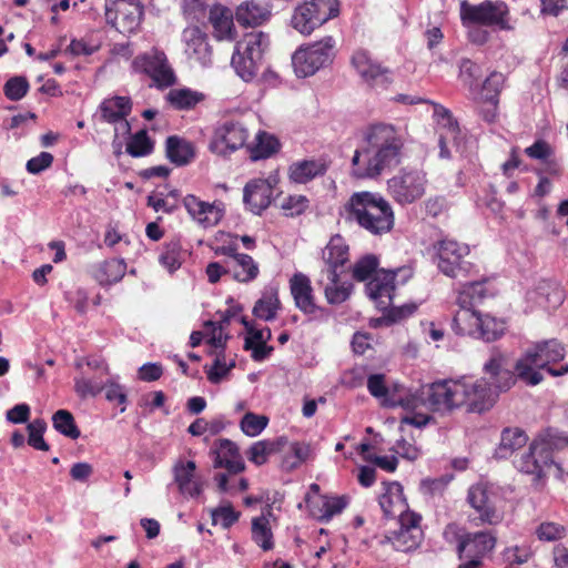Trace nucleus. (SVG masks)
<instances>
[{"instance_id":"1","label":"nucleus","mask_w":568,"mask_h":568,"mask_svg":"<svg viewBox=\"0 0 568 568\" xmlns=\"http://www.w3.org/2000/svg\"><path fill=\"white\" fill-rule=\"evenodd\" d=\"M366 146L354 152L352 175L357 179H376L386 170L402 162L405 141L398 130L386 123H374L364 133Z\"/></svg>"},{"instance_id":"2","label":"nucleus","mask_w":568,"mask_h":568,"mask_svg":"<svg viewBox=\"0 0 568 568\" xmlns=\"http://www.w3.org/2000/svg\"><path fill=\"white\" fill-rule=\"evenodd\" d=\"M341 215L374 236L389 233L395 225L390 203L382 194L369 191L354 192L341 207Z\"/></svg>"},{"instance_id":"3","label":"nucleus","mask_w":568,"mask_h":568,"mask_svg":"<svg viewBox=\"0 0 568 568\" xmlns=\"http://www.w3.org/2000/svg\"><path fill=\"white\" fill-rule=\"evenodd\" d=\"M566 356V349L562 343L557 339L539 342L534 347L528 348L515 363V368L519 381L526 385L536 386L542 382V374L537 371L546 369L554 377L568 374V364L560 368L550 366L551 363L560 362Z\"/></svg>"},{"instance_id":"4","label":"nucleus","mask_w":568,"mask_h":568,"mask_svg":"<svg viewBox=\"0 0 568 568\" xmlns=\"http://www.w3.org/2000/svg\"><path fill=\"white\" fill-rule=\"evenodd\" d=\"M268 45V34L262 31L248 32L236 43L231 64L245 82L256 78Z\"/></svg>"},{"instance_id":"5","label":"nucleus","mask_w":568,"mask_h":568,"mask_svg":"<svg viewBox=\"0 0 568 568\" xmlns=\"http://www.w3.org/2000/svg\"><path fill=\"white\" fill-rule=\"evenodd\" d=\"M434 248L437 267L444 275L452 278H466L477 272L475 264L468 258L470 248L467 244L443 239L434 245Z\"/></svg>"},{"instance_id":"6","label":"nucleus","mask_w":568,"mask_h":568,"mask_svg":"<svg viewBox=\"0 0 568 568\" xmlns=\"http://www.w3.org/2000/svg\"><path fill=\"white\" fill-rule=\"evenodd\" d=\"M339 13V0H306L294 9L291 23L301 34L310 36Z\"/></svg>"},{"instance_id":"7","label":"nucleus","mask_w":568,"mask_h":568,"mask_svg":"<svg viewBox=\"0 0 568 568\" xmlns=\"http://www.w3.org/2000/svg\"><path fill=\"white\" fill-rule=\"evenodd\" d=\"M510 11L506 2L485 0L478 4L463 1L460 4V19L464 26L477 24L497 27L500 30L510 31Z\"/></svg>"},{"instance_id":"8","label":"nucleus","mask_w":568,"mask_h":568,"mask_svg":"<svg viewBox=\"0 0 568 568\" xmlns=\"http://www.w3.org/2000/svg\"><path fill=\"white\" fill-rule=\"evenodd\" d=\"M335 41L328 36L306 47L298 48L292 55V65L297 77L313 75L328 65L334 58Z\"/></svg>"},{"instance_id":"9","label":"nucleus","mask_w":568,"mask_h":568,"mask_svg":"<svg viewBox=\"0 0 568 568\" xmlns=\"http://www.w3.org/2000/svg\"><path fill=\"white\" fill-rule=\"evenodd\" d=\"M250 132L241 119H224L215 126L209 143V150L219 156L226 158L244 148Z\"/></svg>"},{"instance_id":"10","label":"nucleus","mask_w":568,"mask_h":568,"mask_svg":"<svg viewBox=\"0 0 568 568\" xmlns=\"http://www.w3.org/2000/svg\"><path fill=\"white\" fill-rule=\"evenodd\" d=\"M467 503L474 513L468 519L475 526H496L504 519V514L496 506V495L486 484L479 483L469 487Z\"/></svg>"},{"instance_id":"11","label":"nucleus","mask_w":568,"mask_h":568,"mask_svg":"<svg viewBox=\"0 0 568 568\" xmlns=\"http://www.w3.org/2000/svg\"><path fill=\"white\" fill-rule=\"evenodd\" d=\"M427 178L423 170L402 169L387 181V191L400 205L412 204L426 192Z\"/></svg>"},{"instance_id":"12","label":"nucleus","mask_w":568,"mask_h":568,"mask_svg":"<svg viewBox=\"0 0 568 568\" xmlns=\"http://www.w3.org/2000/svg\"><path fill=\"white\" fill-rule=\"evenodd\" d=\"M483 372L488 376L487 381L498 395L508 392L519 379L515 365H510L508 354L499 347L490 349L489 358L484 364Z\"/></svg>"},{"instance_id":"13","label":"nucleus","mask_w":568,"mask_h":568,"mask_svg":"<svg viewBox=\"0 0 568 568\" xmlns=\"http://www.w3.org/2000/svg\"><path fill=\"white\" fill-rule=\"evenodd\" d=\"M351 62L362 81L369 88L385 90L392 84L393 71L373 58L368 51L356 50Z\"/></svg>"},{"instance_id":"14","label":"nucleus","mask_w":568,"mask_h":568,"mask_svg":"<svg viewBox=\"0 0 568 568\" xmlns=\"http://www.w3.org/2000/svg\"><path fill=\"white\" fill-rule=\"evenodd\" d=\"M399 274H404L403 283L412 276L410 268L398 267L396 270L381 268L375 276L366 284V292L379 310H386L390 306L396 290L395 280Z\"/></svg>"},{"instance_id":"15","label":"nucleus","mask_w":568,"mask_h":568,"mask_svg":"<svg viewBox=\"0 0 568 568\" xmlns=\"http://www.w3.org/2000/svg\"><path fill=\"white\" fill-rule=\"evenodd\" d=\"M132 65L135 71L149 75L159 88H168L175 82L165 53L158 49L136 55Z\"/></svg>"},{"instance_id":"16","label":"nucleus","mask_w":568,"mask_h":568,"mask_svg":"<svg viewBox=\"0 0 568 568\" xmlns=\"http://www.w3.org/2000/svg\"><path fill=\"white\" fill-rule=\"evenodd\" d=\"M142 9L131 0H105V20L121 33H132L140 27Z\"/></svg>"},{"instance_id":"17","label":"nucleus","mask_w":568,"mask_h":568,"mask_svg":"<svg viewBox=\"0 0 568 568\" xmlns=\"http://www.w3.org/2000/svg\"><path fill=\"white\" fill-rule=\"evenodd\" d=\"M458 382L464 390L460 399L462 405L466 406L468 412L481 413L488 410L498 397V394L485 377L476 381L464 377Z\"/></svg>"},{"instance_id":"18","label":"nucleus","mask_w":568,"mask_h":568,"mask_svg":"<svg viewBox=\"0 0 568 568\" xmlns=\"http://www.w3.org/2000/svg\"><path fill=\"white\" fill-rule=\"evenodd\" d=\"M277 184L278 179L275 175L250 180L243 189V202L247 210L257 215L265 211L274 200Z\"/></svg>"},{"instance_id":"19","label":"nucleus","mask_w":568,"mask_h":568,"mask_svg":"<svg viewBox=\"0 0 568 568\" xmlns=\"http://www.w3.org/2000/svg\"><path fill=\"white\" fill-rule=\"evenodd\" d=\"M463 388L457 381L433 383L426 394V406L433 412H450L462 407Z\"/></svg>"},{"instance_id":"20","label":"nucleus","mask_w":568,"mask_h":568,"mask_svg":"<svg viewBox=\"0 0 568 568\" xmlns=\"http://www.w3.org/2000/svg\"><path fill=\"white\" fill-rule=\"evenodd\" d=\"M420 521L422 516L417 513L400 516V519H398L399 528L386 536V540L397 551L407 552L416 549L424 537Z\"/></svg>"},{"instance_id":"21","label":"nucleus","mask_w":568,"mask_h":568,"mask_svg":"<svg viewBox=\"0 0 568 568\" xmlns=\"http://www.w3.org/2000/svg\"><path fill=\"white\" fill-rule=\"evenodd\" d=\"M497 544V535L493 530L467 532L464 540L456 547L460 559H467L473 565H481V560L490 554Z\"/></svg>"},{"instance_id":"22","label":"nucleus","mask_w":568,"mask_h":568,"mask_svg":"<svg viewBox=\"0 0 568 568\" xmlns=\"http://www.w3.org/2000/svg\"><path fill=\"white\" fill-rule=\"evenodd\" d=\"M183 205L192 220L204 229L216 226L224 216L223 203L219 201L210 203L187 194L183 199Z\"/></svg>"},{"instance_id":"23","label":"nucleus","mask_w":568,"mask_h":568,"mask_svg":"<svg viewBox=\"0 0 568 568\" xmlns=\"http://www.w3.org/2000/svg\"><path fill=\"white\" fill-rule=\"evenodd\" d=\"M132 108L133 103L130 97L114 95L105 98L98 108L100 121L109 124L121 123L124 133H130L131 125L128 116L131 114Z\"/></svg>"},{"instance_id":"24","label":"nucleus","mask_w":568,"mask_h":568,"mask_svg":"<svg viewBox=\"0 0 568 568\" xmlns=\"http://www.w3.org/2000/svg\"><path fill=\"white\" fill-rule=\"evenodd\" d=\"M290 291L295 306L306 315H314L322 312L316 304L311 280L307 275L297 272L290 278Z\"/></svg>"},{"instance_id":"25","label":"nucleus","mask_w":568,"mask_h":568,"mask_svg":"<svg viewBox=\"0 0 568 568\" xmlns=\"http://www.w3.org/2000/svg\"><path fill=\"white\" fill-rule=\"evenodd\" d=\"M552 463L554 458L550 456L547 447L538 444V440H534L529 445L528 452L514 462L515 467L519 471L534 475L537 478H540L544 475L545 467Z\"/></svg>"},{"instance_id":"26","label":"nucleus","mask_w":568,"mask_h":568,"mask_svg":"<svg viewBox=\"0 0 568 568\" xmlns=\"http://www.w3.org/2000/svg\"><path fill=\"white\" fill-rule=\"evenodd\" d=\"M215 468H225L231 474H240L245 469V464L236 444L227 438L217 439L211 449Z\"/></svg>"},{"instance_id":"27","label":"nucleus","mask_w":568,"mask_h":568,"mask_svg":"<svg viewBox=\"0 0 568 568\" xmlns=\"http://www.w3.org/2000/svg\"><path fill=\"white\" fill-rule=\"evenodd\" d=\"M527 297L539 307L554 311L564 303L565 292L558 282L540 280L536 287L527 293Z\"/></svg>"},{"instance_id":"28","label":"nucleus","mask_w":568,"mask_h":568,"mask_svg":"<svg viewBox=\"0 0 568 568\" xmlns=\"http://www.w3.org/2000/svg\"><path fill=\"white\" fill-rule=\"evenodd\" d=\"M185 52L202 65L211 63L212 48L207 41V34L199 27H187L183 31Z\"/></svg>"},{"instance_id":"29","label":"nucleus","mask_w":568,"mask_h":568,"mask_svg":"<svg viewBox=\"0 0 568 568\" xmlns=\"http://www.w3.org/2000/svg\"><path fill=\"white\" fill-rule=\"evenodd\" d=\"M379 506L386 517L400 519V516L415 513L408 509L403 486L397 481L385 484V491L379 497Z\"/></svg>"},{"instance_id":"30","label":"nucleus","mask_w":568,"mask_h":568,"mask_svg":"<svg viewBox=\"0 0 568 568\" xmlns=\"http://www.w3.org/2000/svg\"><path fill=\"white\" fill-rule=\"evenodd\" d=\"M232 10L222 4H214L210 8L209 21L213 28V36L217 40H234L236 30L234 27Z\"/></svg>"},{"instance_id":"31","label":"nucleus","mask_w":568,"mask_h":568,"mask_svg":"<svg viewBox=\"0 0 568 568\" xmlns=\"http://www.w3.org/2000/svg\"><path fill=\"white\" fill-rule=\"evenodd\" d=\"M190 252L182 244L181 236L173 235L162 245L159 254V263L170 273L179 270L189 257Z\"/></svg>"},{"instance_id":"32","label":"nucleus","mask_w":568,"mask_h":568,"mask_svg":"<svg viewBox=\"0 0 568 568\" xmlns=\"http://www.w3.org/2000/svg\"><path fill=\"white\" fill-rule=\"evenodd\" d=\"M270 18L268 6L255 0L243 1L235 10V19L243 27H257L268 21Z\"/></svg>"},{"instance_id":"33","label":"nucleus","mask_w":568,"mask_h":568,"mask_svg":"<svg viewBox=\"0 0 568 568\" xmlns=\"http://www.w3.org/2000/svg\"><path fill=\"white\" fill-rule=\"evenodd\" d=\"M528 442L527 434L518 427H508L501 432L500 443L495 456L500 459L511 457L517 450L524 448Z\"/></svg>"},{"instance_id":"34","label":"nucleus","mask_w":568,"mask_h":568,"mask_svg":"<svg viewBox=\"0 0 568 568\" xmlns=\"http://www.w3.org/2000/svg\"><path fill=\"white\" fill-rule=\"evenodd\" d=\"M195 469L196 465L193 460H180L174 465V481L176 483L181 494L189 495L191 497H195L201 494V487L199 483L193 480Z\"/></svg>"},{"instance_id":"35","label":"nucleus","mask_w":568,"mask_h":568,"mask_svg":"<svg viewBox=\"0 0 568 568\" xmlns=\"http://www.w3.org/2000/svg\"><path fill=\"white\" fill-rule=\"evenodd\" d=\"M287 444L285 436L255 442L246 453L247 459L256 466H262L267 463L271 455L282 452Z\"/></svg>"},{"instance_id":"36","label":"nucleus","mask_w":568,"mask_h":568,"mask_svg":"<svg viewBox=\"0 0 568 568\" xmlns=\"http://www.w3.org/2000/svg\"><path fill=\"white\" fill-rule=\"evenodd\" d=\"M165 154L171 163L183 166L194 159L195 150L193 144L185 139L171 135L165 141Z\"/></svg>"},{"instance_id":"37","label":"nucleus","mask_w":568,"mask_h":568,"mask_svg":"<svg viewBox=\"0 0 568 568\" xmlns=\"http://www.w3.org/2000/svg\"><path fill=\"white\" fill-rule=\"evenodd\" d=\"M232 278L239 283H251L260 275L258 264L245 253H241L235 260H229Z\"/></svg>"},{"instance_id":"38","label":"nucleus","mask_w":568,"mask_h":568,"mask_svg":"<svg viewBox=\"0 0 568 568\" xmlns=\"http://www.w3.org/2000/svg\"><path fill=\"white\" fill-rule=\"evenodd\" d=\"M507 329V323L504 318L493 316L488 313H480L478 329L476 333L477 339L486 343H493L501 338Z\"/></svg>"},{"instance_id":"39","label":"nucleus","mask_w":568,"mask_h":568,"mask_svg":"<svg viewBox=\"0 0 568 568\" xmlns=\"http://www.w3.org/2000/svg\"><path fill=\"white\" fill-rule=\"evenodd\" d=\"M126 272V263L123 258H110L97 266L94 278L102 286H109L123 278Z\"/></svg>"},{"instance_id":"40","label":"nucleus","mask_w":568,"mask_h":568,"mask_svg":"<svg viewBox=\"0 0 568 568\" xmlns=\"http://www.w3.org/2000/svg\"><path fill=\"white\" fill-rule=\"evenodd\" d=\"M327 170L325 163L317 160H303L290 166V178L296 183H307L316 176L324 175Z\"/></svg>"},{"instance_id":"41","label":"nucleus","mask_w":568,"mask_h":568,"mask_svg":"<svg viewBox=\"0 0 568 568\" xmlns=\"http://www.w3.org/2000/svg\"><path fill=\"white\" fill-rule=\"evenodd\" d=\"M480 312L471 308H460L453 317L452 328L460 336L476 337Z\"/></svg>"},{"instance_id":"42","label":"nucleus","mask_w":568,"mask_h":568,"mask_svg":"<svg viewBox=\"0 0 568 568\" xmlns=\"http://www.w3.org/2000/svg\"><path fill=\"white\" fill-rule=\"evenodd\" d=\"M327 270H336L348 261V246L341 237H333L323 252Z\"/></svg>"},{"instance_id":"43","label":"nucleus","mask_w":568,"mask_h":568,"mask_svg":"<svg viewBox=\"0 0 568 568\" xmlns=\"http://www.w3.org/2000/svg\"><path fill=\"white\" fill-rule=\"evenodd\" d=\"M399 100L403 102L409 103V104L424 103V102L430 103L434 109V118H435L436 122L439 125H442L443 128L447 129L453 134H456L458 132L457 121L454 119L452 112L444 105L433 102V101L420 99V98H418L416 100L409 99V97H407V95H400Z\"/></svg>"},{"instance_id":"44","label":"nucleus","mask_w":568,"mask_h":568,"mask_svg":"<svg viewBox=\"0 0 568 568\" xmlns=\"http://www.w3.org/2000/svg\"><path fill=\"white\" fill-rule=\"evenodd\" d=\"M170 104L176 110H192L205 100V94L191 89H174L168 94Z\"/></svg>"},{"instance_id":"45","label":"nucleus","mask_w":568,"mask_h":568,"mask_svg":"<svg viewBox=\"0 0 568 568\" xmlns=\"http://www.w3.org/2000/svg\"><path fill=\"white\" fill-rule=\"evenodd\" d=\"M311 455V446L304 442H293L290 444L287 452L281 460V468L284 471H292L305 463Z\"/></svg>"},{"instance_id":"46","label":"nucleus","mask_w":568,"mask_h":568,"mask_svg":"<svg viewBox=\"0 0 568 568\" xmlns=\"http://www.w3.org/2000/svg\"><path fill=\"white\" fill-rule=\"evenodd\" d=\"M252 539L260 546L264 551L272 550L274 548L273 532L270 525V520L266 516L261 515L252 519Z\"/></svg>"},{"instance_id":"47","label":"nucleus","mask_w":568,"mask_h":568,"mask_svg":"<svg viewBox=\"0 0 568 568\" xmlns=\"http://www.w3.org/2000/svg\"><path fill=\"white\" fill-rule=\"evenodd\" d=\"M326 272L327 280L329 281V284L324 290L327 303L341 304L345 302L351 295L352 285L339 284V275L336 270H326Z\"/></svg>"},{"instance_id":"48","label":"nucleus","mask_w":568,"mask_h":568,"mask_svg":"<svg viewBox=\"0 0 568 568\" xmlns=\"http://www.w3.org/2000/svg\"><path fill=\"white\" fill-rule=\"evenodd\" d=\"M280 141L272 134L261 131L256 135V143L251 146L250 158L253 161L271 158L280 150Z\"/></svg>"},{"instance_id":"49","label":"nucleus","mask_w":568,"mask_h":568,"mask_svg":"<svg viewBox=\"0 0 568 568\" xmlns=\"http://www.w3.org/2000/svg\"><path fill=\"white\" fill-rule=\"evenodd\" d=\"M388 402V407H402L405 410L414 412L420 406L426 405V397L417 393H410L405 387L399 386L396 394H393Z\"/></svg>"},{"instance_id":"50","label":"nucleus","mask_w":568,"mask_h":568,"mask_svg":"<svg viewBox=\"0 0 568 568\" xmlns=\"http://www.w3.org/2000/svg\"><path fill=\"white\" fill-rule=\"evenodd\" d=\"M399 385H394L393 388L387 387L385 383V375L383 374H372L367 378V389L369 394L379 399L382 406L388 407V399L396 394Z\"/></svg>"},{"instance_id":"51","label":"nucleus","mask_w":568,"mask_h":568,"mask_svg":"<svg viewBox=\"0 0 568 568\" xmlns=\"http://www.w3.org/2000/svg\"><path fill=\"white\" fill-rule=\"evenodd\" d=\"M52 425L58 433L71 439H78L81 435L73 415L67 409H59L53 414Z\"/></svg>"},{"instance_id":"52","label":"nucleus","mask_w":568,"mask_h":568,"mask_svg":"<svg viewBox=\"0 0 568 568\" xmlns=\"http://www.w3.org/2000/svg\"><path fill=\"white\" fill-rule=\"evenodd\" d=\"M280 306L277 293H266L255 302L253 315L263 321H272L276 317Z\"/></svg>"},{"instance_id":"53","label":"nucleus","mask_w":568,"mask_h":568,"mask_svg":"<svg viewBox=\"0 0 568 568\" xmlns=\"http://www.w3.org/2000/svg\"><path fill=\"white\" fill-rule=\"evenodd\" d=\"M378 266L379 260L376 255H364L353 265L352 276L357 282L371 281L379 272Z\"/></svg>"},{"instance_id":"54","label":"nucleus","mask_w":568,"mask_h":568,"mask_svg":"<svg viewBox=\"0 0 568 568\" xmlns=\"http://www.w3.org/2000/svg\"><path fill=\"white\" fill-rule=\"evenodd\" d=\"M154 143L150 139L146 130H140L132 134L126 142V152L132 158H142L152 153Z\"/></svg>"},{"instance_id":"55","label":"nucleus","mask_w":568,"mask_h":568,"mask_svg":"<svg viewBox=\"0 0 568 568\" xmlns=\"http://www.w3.org/2000/svg\"><path fill=\"white\" fill-rule=\"evenodd\" d=\"M506 77L501 72L493 71L483 83L485 102L498 104L499 95L504 89Z\"/></svg>"},{"instance_id":"56","label":"nucleus","mask_w":568,"mask_h":568,"mask_svg":"<svg viewBox=\"0 0 568 568\" xmlns=\"http://www.w3.org/2000/svg\"><path fill=\"white\" fill-rule=\"evenodd\" d=\"M503 559L507 564L505 568H514L526 564L532 556V550L529 545H515L504 549Z\"/></svg>"},{"instance_id":"57","label":"nucleus","mask_w":568,"mask_h":568,"mask_svg":"<svg viewBox=\"0 0 568 568\" xmlns=\"http://www.w3.org/2000/svg\"><path fill=\"white\" fill-rule=\"evenodd\" d=\"M480 77V68L477 63L468 58H464L459 62V79L462 83L470 91L476 90Z\"/></svg>"},{"instance_id":"58","label":"nucleus","mask_w":568,"mask_h":568,"mask_svg":"<svg viewBox=\"0 0 568 568\" xmlns=\"http://www.w3.org/2000/svg\"><path fill=\"white\" fill-rule=\"evenodd\" d=\"M28 429V444L38 450L47 452L49 450V445L43 438V434L47 429V423L37 418L33 422L29 423L27 426Z\"/></svg>"},{"instance_id":"59","label":"nucleus","mask_w":568,"mask_h":568,"mask_svg":"<svg viewBox=\"0 0 568 568\" xmlns=\"http://www.w3.org/2000/svg\"><path fill=\"white\" fill-rule=\"evenodd\" d=\"M30 89V84L26 77L16 75L7 80L3 85V93L10 101H20L24 98Z\"/></svg>"},{"instance_id":"60","label":"nucleus","mask_w":568,"mask_h":568,"mask_svg":"<svg viewBox=\"0 0 568 568\" xmlns=\"http://www.w3.org/2000/svg\"><path fill=\"white\" fill-rule=\"evenodd\" d=\"M103 389V384L97 378H88L84 375L74 377V392L84 399L87 397H95Z\"/></svg>"},{"instance_id":"61","label":"nucleus","mask_w":568,"mask_h":568,"mask_svg":"<svg viewBox=\"0 0 568 568\" xmlns=\"http://www.w3.org/2000/svg\"><path fill=\"white\" fill-rule=\"evenodd\" d=\"M267 424L268 418L266 416L250 412L243 416L240 427L245 435L254 437L261 434Z\"/></svg>"},{"instance_id":"62","label":"nucleus","mask_w":568,"mask_h":568,"mask_svg":"<svg viewBox=\"0 0 568 568\" xmlns=\"http://www.w3.org/2000/svg\"><path fill=\"white\" fill-rule=\"evenodd\" d=\"M308 205V199L302 194L288 195L280 204L284 215L288 217L303 214L307 210Z\"/></svg>"},{"instance_id":"63","label":"nucleus","mask_w":568,"mask_h":568,"mask_svg":"<svg viewBox=\"0 0 568 568\" xmlns=\"http://www.w3.org/2000/svg\"><path fill=\"white\" fill-rule=\"evenodd\" d=\"M536 535L540 540L555 541L565 537L566 528L557 523L545 521L538 526Z\"/></svg>"},{"instance_id":"64","label":"nucleus","mask_w":568,"mask_h":568,"mask_svg":"<svg viewBox=\"0 0 568 568\" xmlns=\"http://www.w3.org/2000/svg\"><path fill=\"white\" fill-rule=\"evenodd\" d=\"M525 154L530 159L542 162L555 155V150L547 141L539 139L525 149Z\"/></svg>"}]
</instances>
